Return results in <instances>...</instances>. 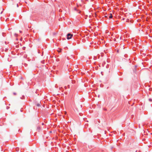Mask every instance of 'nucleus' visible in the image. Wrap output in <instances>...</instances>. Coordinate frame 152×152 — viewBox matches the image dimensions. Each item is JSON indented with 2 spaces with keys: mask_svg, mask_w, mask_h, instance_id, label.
I'll return each instance as SVG.
<instances>
[{
  "mask_svg": "<svg viewBox=\"0 0 152 152\" xmlns=\"http://www.w3.org/2000/svg\"><path fill=\"white\" fill-rule=\"evenodd\" d=\"M41 104L40 102H39L36 105L38 107H40L41 106Z\"/></svg>",
  "mask_w": 152,
  "mask_h": 152,
  "instance_id": "nucleus-4",
  "label": "nucleus"
},
{
  "mask_svg": "<svg viewBox=\"0 0 152 152\" xmlns=\"http://www.w3.org/2000/svg\"><path fill=\"white\" fill-rule=\"evenodd\" d=\"M25 47H23V48H22V49L23 50H25Z\"/></svg>",
  "mask_w": 152,
  "mask_h": 152,
  "instance_id": "nucleus-8",
  "label": "nucleus"
},
{
  "mask_svg": "<svg viewBox=\"0 0 152 152\" xmlns=\"http://www.w3.org/2000/svg\"><path fill=\"white\" fill-rule=\"evenodd\" d=\"M75 10H76V9L75 8Z\"/></svg>",
  "mask_w": 152,
  "mask_h": 152,
  "instance_id": "nucleus-17",
  "label": "nucleus"
},
{
  "mask_svg": "<svg viewBox=\"0 0 152 152\" xmlns=\"http://www.w3.org/2000/svg\"><path fill=\"white\" fill-rule=\"evenodd\" d=\"M13 94L14 95H15L16 94L15 92L13 93Z\"/></svg>",
  "mask_w": 152,
  "mask_h": 152,
  "instance_id": "nucleus-10",
  "label": "nucleus"
},
{
  "mask_svg": "<svg viewBox=\"0 0 152 152\" xmlns=\"http://www.w3.org/2000/svg\"><path fill=\"white\" fill-rule=\"evenodd\" d=\"M44 123H42V125H44Z\"/></svg>",
  "mask_w": 152,
  "mask_h": 152,
  "instance_id": "nucleus-15",
  "label": "nucleus"
},
{
  "mask_svg": "<svg viewBox=\"0 0 152 152\" xmlns=\"http://www.w3.org/2000/svg\"><path fill=\"white\" fill-rule=\"evenodd\" d=\"M68 86L69 87V88H70V86L69 85H68Z\"/></svg>",
  "mask_w": 152,
  "mask_h": 152,
  "instance_id": "nucleus-13",
  "label": "nucleus"
},
{
  "mask_svg": "<svg viewBox=\"0 0 152 152\" xmlns=\"http://www.w3.org/2000/svg\"><path fill=\"white\" fill-rule=\"evenodd\" d=\"M2 13V12H1V14Z\"/></svg>",
  "mask_w": 152,
  "mask_h": 152,
  "instance_id": "nucleus-16",
  "label": "nucleus"
},
{
  "mask_svg": "<svg viewBox=\"0 0 152 152\" xmlns=\"http://www.w3.org/2000/svg\"><path fill=\"white\" fill-rule=\"evenodd\" d=\"M109 19H110L112 18H113V15L111 13L110 14V16L109 17Z\"/></svg>",
  "mask_w": 152,
  "mask_h": 152,
  "instance_id": "nucleus-2",
  "label": "nucleus"
},
{
  "mask_svg": "<svg viewBox=\"0 0 152 152\" xmlns=\"http://www.w3.org/2000/svg\"><path fill=\"white\" fill-rule=\"evenodd\" d=\"M9 108H10V107H8V106H7V109H8Z\"/></svg>",
  "mask_w": 152,
  "mask_h": 152,
  "instance_id": "nucleus-9",
  "label": "nucleus"
},
{
  "mask_svg": "<svg viewBox=\"0 0 152 152\" xmlns=\"http://www.w3.org/2000/svg\"><path fill=\"white\" fill-rule=\"evenodd\" d=\"M66 113V112H65V114Z\"/></svg>",
  "mask_w": 152,
  "mask_h": 152,
  "instance_id": "nucleus-18",
  "label": "nucleus"
},
{
  "mask_svg": "<svg viewBox=\"0 0 152 152\" xmlns=\"http://www.w3.org/2000/svg\"><path fill=\"white\" fill-rule=\"evenodd\" d=\"M41 130V128L40 127L38 126L37 127V130L38 131H39Z\"/></svg>",
  "mask_w": 152,
  "mask_h": 152,
  "instance_id": "nucleus-5",
  "label": "nucleus"
},
{
  "mask_svg": "<svg viewBox=\"0 0 152 152\" xmlns=\"http://www.w3.org/2000/svg\"><path fill=\"white\" fill-rule=\"evenodd\" d=\"M149 101L150 102H152V99L151 98H150L149 99Z\"/></svg>",
  "mask_w": 152,
  "mask_h": 152,
  "instance_id": "nucleus-7",
  "label": "nucleus"
},
{
  "mask_svg": "<svg viewBox=\"0 0 152 152\" xmlns=\"http://www.w3.org/2000/svg\"><path fill=\"white\" fill-rule=\"evenodd\" d=\"M20 31V33H22V31Z\"/></svg>",
  "mask_w": 152,
  "mask_h": 152,
  "instance_id": "nucleus-12",
  "label": "nucleus"
},
{
  "mask_svg": "<svg viewBox=\"0 0 152 152\" xmlns=\"http://www.w3.org/2000/svg\"><path fill=\"white\" fill-rule=\"evenodd\" d=\"M105 17L106 18H108V16H107L105 15Z\"/></svg>",
  "mask_w": 152,
  "mask_h": 152,
  "instance_id": "nucleus-11",
  "label": "nucleus"
},
{
  "mask_svg": "<svg viewBox=\"0 0 152 152\" xmlns=\"http://www.w3.org/2000/svg\"><path fill=\"white\" fill-rule=\"evenodd\" d=\"M73 34L70 33H68L67 35V39H69L72 38L73 36Z\"/></svg>",
  "mask_w": 152,
  "mask_h": 152,
  "instance_id": "nucleus-1",
  "label": "nucleus"
},
{
  "mask_svg": "<svg viewBox=\"0 0 152 152\" xmlns=\"http://www.w3.org/2000/svg\"><path fill=\"white\" fill-rule=\"evenodd\" d=\"M136 67H137V66H135V67L134 68V69H133V72H136V71H137V69H136Z\"/></svg>",
  "mask_w": 152,
  "mask_h": 152,
  "instance_id": "nucleus-3",
  "label": "nucleus"
},
{
  "mask_svg": "<svg viewBox=\"0 0 152 152\" xmlns=\"http://www.w3.org/2000/svg\"><path fill=\"white\" fill-rule=\"evenodd\" d=\"M17 7H18V4H17Z\"/></svg>",
  "mask_w": 152,
  "mask_h": 152,
  "instance_id": "nucleus-14",
  "label": "nucleus"
},
{
  "mask_svg": "<svg viewBox=\"0 0 152 152\" xmlns=\"http://www.w3.org/2000/svg\"><path fill=\"white\" fill-rule=\"evenodd\" d=\"M24 96H23L22 97H20V99H24Z\"/></svg>",
  "mask_w": 152,
  "mask_h": 152,
  "instance_id": "nucleus-6",
  "label": "nucleus"
}]
</instances>
